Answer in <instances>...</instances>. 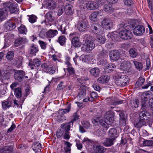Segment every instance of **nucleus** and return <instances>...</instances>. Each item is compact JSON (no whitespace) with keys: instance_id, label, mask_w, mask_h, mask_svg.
Wrapping results in <instances>:
<instances>
[{"instance_id":"obj_1","label":"nucleus","mask_w":153,"mask_h":153,"mask_svg":"<svg viewBox=\"0 0 153 153\" xmlns=\"http://www.w3.org/2000/svg\"><path fill=\"white\" fill-rule=\"evenodd\" d=\"M135 23L130 21L126 23H122V27L125 30H122L118 33L117 32L109 33L107 35L108 38H117L119 36L121 38H132L133 34L130 30L133 29L135 27Z\"/></svg>"},{"instance_id":"obj_2","label":"nucleus","mask_w":153,"mask_h":153,"mask_svg":"<svg viewBox=\"0 0 153 153\" xmlns=\"http://www.w3.org/2000/svg\"><path fill=\"white\" fill-rule=\"evenodd\" d=\"M3 6L7 11L8 10L11 13L16 14L18 11V4L15 2H6L3 4Z\"/></svg>"},{"instance_id":"obj_3","label":"nucleus","mask_w":153,"mask_h":153,"mask_svg":"<svg viewBox=\"0 0 153 153\" xmlns=\"http://www.w3.org/2000/svg\"><path fill=\"white\" fill-rule=\"evenodd\" d=\"M14 77L15 80L19 82L22 81L25 79H27L25 72L23 70H16L14 73Z\"/></svg>"},{"instance_id":"obj_4","label":"nucleus","mask_w":153,"mask_h":153,"mask_svg":"<svg viewBox=\"0 0 153 153\" xmlns=\"http://www.w3.org/2000/svg\"><path fill=\"white\" fill-rule=\"evenodd\" d=\"M129 78L126 75L121 76L119 79L115 81V83L119 86H124L127 85L129 82Z\"/></svg>"},{"instance_id":"obj_5","label":"nucleus","mask_w":153,"mask_h":153,"mask_svg":"<svg viewBox=\"0 0 153 153\" xmlns=\"http://www.w3.org/2000/svg\"><path fill=\"white\" fill-rule=\"evenodd\" d=\"M100 118L97 117H94L92 119V122L95 125H99L100 124L102 127L107 129L109 127L108 123L104 120L100 119Z\"/></svg>"},{"instance_id":"obj_6","label":"nucleus","mask_w":153,"mask_h":153,"mask_svg":"<svg viewBox=\"0 0 153 153\" xmlns=\"http://www.w3.org/2000/svg\"><path fill=\"white\" fill-rule=\"evenodd\" d=\"M85 39V43L83 44V46L82 48V49L86 51H91L93 50L95 47V45L94 42H92L91 39Z\"/></svg>"},{"instance_id":"obj_7","label":"nucleus","mask_w":153,"mask_h":153,"mask_svg":"<svg viewBox=\"0 0 153 153\" xmlns=\"http://www.w3.org/2000/svg\"><path fill=\"white\" fill-rule=\"evenodd\" d=\"M88 25V21L87 19H84L79 21L76 25L78 30L80 31H84L86 30Z\"/></svg>"},{"instance_id":"obj_8","label":"nucleus","mask_w":153,"mask_h":153,"mask_svg":"<svg viewBox=\"0 0 153 153\" xmlns=\"http://www.w3.org/2000/svg\"><path fill=\"white\" fill-rule=\"evenodd\" d=\"M46 19L43 22H41L42 24L44 22L47 25L51 26L55 24V17L52 16L51 13V12H48L45 16Z\"/></svg>"},{"instance_id":"obj_9","label":"nucleus","mask_w":153,"mask_h":153,"mask_svg":"<svg viewBox=\"0 0 153 153\" xmlns=\"http://www.w3.org/2000/svg\"><path fill=\"white\" fill-rule=\"evenodd\" d=\"M102 27L106 30H110L113 27L111 20L108 18H104L102 22Z\"/></svg>"},{"instance_id":"obj_10","label":"nucleus","mask_w":153,"mask_h":153,"mask_svg":"<svg viewBox=\"0 0 153 153\" xmlns=\"http://www.w3.org/2000/svg\"><path fill=\"white\" fill-rule=\"evenodd\" d=\"M91 28L92 30L95 33H103V28L102 25L97 23L92 24Z\"/></svg>"},{"instance_id":"obj_11","label":"nucleus","mask_w":153,"mask_h":153,"mask_svg":"<svg viewBox=\"0 0 153 153\" xmlns=\"http://www.w3.org/2000/svg\"><path fill=\"white\" fill-rule=\"evenodd\" d=\"M117 112L119 113L120 117L119 119V125L121 126H125L126 125V116L124 112L120 110H116Z\"/></svg>"},{"instance_id":"obj_12","label":"nucleus","mask_w":153,"mask_h":153,"mask_svg":"<svg viewBox=\"0 0 153 153\" xmlns=\"http://www.w3.org/2000/svg\"><path fill=\"white\" fill-rule=\"evenodd\" d=\"M145 28L141 25H137L134 29V35L140 36L142 34L145 32Z\"/></svg>"},{"instance_id":"obj_13","label":"nucleus","mask_w":153,"mask_h":153,"mask_svg":"<svg viewBox=\"0 0 153 153\" xmlns=\"http://www.w3.org/2000/svg\"><path fill=\"white\" fill-rule=\"evenodd\" d=\"M120 53L117 50H113L109 53V56L111 59L113 60H117L120 57Z\"/></svg>"},{"instance_id":"obj_14","label":"nucleus","mask_w":153,"mask_h":153,"mask_svg":"<svg viewBox=\"0 0 153 153\" xmlns=\"http://www.w3.org/2000/svg\"><path fill=\"white\" fill-rule=\"evenodd\" d=\"M87 87L85 86H82L80 88V91L77 97L79 100L83 99L86 94V88Z\"/></svg>"},{"instance_id":"obj_15","label":"nucleus","mask_w":153,"mask_h":153,"mask_svg":"<svg viewBox=\"0 0 153 153\" xmlns=\"http://www.w3.org/2000/svg\"><path fill=\"white\" fill-rule=\"evenodd\" d=\"M104 119L105 120H104L106 121L108 124L109 123L110 124L112 123L114 121V118L113 117V114L110 111L106 112L104 116Z\"/></svg>"},{"instance_id":"obj_16","label":"nucleus","mask_w":153,"mask_h":153,"mask_svg":"<svg viewBox=\"0 0 153 153\" xmlns=\"http://www.w3.org/2000/svg\"><path fill=\"white\" fill-rule=\"evenodd\" d=\"M4 28L7 30L11 31L14 29L16 27L15 23L10 20L6 22L4 24Z\"/></svg>"},{"instance_id":"obj_17","label":"nucleus","mask_w":153,"mask_h":153,"mask_svg":"<svg viewBox=\"0 0 153 153\" xmlns=\"http://www.w3.org/2000/svg\"><path fill=\"white\" fill-rule=\"evenodd\" d=\"M120 69L123 71H129L131 67V63L128 61H123L120 65Z\"/></svg>"},{"instance_id":"obj_18","label":"nucleus","mask_w":153,"mask_h":153,"mask_svg":"<svg viewBox=\"0 0 153 153\" xmlns=\"http://www.w3.org/2000/svg\"><path fill=\"white\" fill-rule=\"evenodd\" d=\"M41 61L38 59H35L30 61L29 63V66L31 69H34V66L36 67H39L40 65Z\"/></svg>"},{"instance_id":"obj_19","label":"nucleus","mask_w":153,"mask_h":153,"mask_svg":"<svg viewBox=\"0 0 153 153\" xmlns=\"http://www.w3.org/2000/svg\"><path fill=\"white\" fill-rule=\"evenodd\" d=\"M86 3L88 10H94L98 8L99 7L97 3L94 1H89Z\"/></svg>"},{"instance_id":"obj_20","label":"nucleus","mask_w":153,"mask_h":153,"mask_svg":"<svg viewBox=\"0 0 153 153\" xmlns=\"http://www.w3.org/2000/svg\"><path fill=\"white\" fill-rule=\"evenodd\" d=\"M139 116L140 119L145 120H147L150 117L149 113L145 110L140 111Z\"/></svg>"},{"instance_id":"obj_21","label":"nucleus","mask_w":153,"mask_h":153,"mask_svg":"<svg viewBox=\"0 0 153 153\" xmlns=\"http://www.w3.org/2000/svg\"><path fill=\"white\" fill-rule=\"evenodd\" d=\"M32 148L36 153H40L42 147L40 143L39 142H36L33 143Z\"/></svg>"},{"instance_id":"obj_22","label":"nucleus","mask_w":153,"mask_h":153,"mask_svg":"<svg viewBox=\"0 0 153 153\" xmlns=\"http://www.w3.org/2000/svg\"><path fill=\"white\" fill-rule=\"evenodd\" d=\"M72 6L69 4L65 5L64 7V10L66 14L68 15H72L73 14L74 10H72Z\"/></svg>"},{"instance_id":"obj_23","label":"nucleus","mask_w":153,"mask_h":153,"mask_svg":"<svg viewBox=\"0 0 153 153\" xmlns=\"http://www.w3.org/2000/svg\"><path fill=\"white\" fill-rule=\"evenodd\" d=\"M1 104L2 108L4 110H5L11 106L12 102L8 99L2 101Z\"/></svg>"},{"instance_id":"obj_24","label":"nucleus","mask_w":153,"mask_h":153,"mask_svg":"<svg viewBox=\"0 0 153 153\" xmlns=\"http://www.w3.org/2000/svg\"><path fill=\"white\" fill-rule=\"evenodd\" d=\"M116 68V66L114 64H108L105 66L104 70L106 72L109 73L114 71Z\"/></svg>"},{"instance_id":"obj_25","label":"nucleus","mask_w":153,"mask_h":153,"mask_svg":"<svg viewBox=\"0 0 153 153\" xmlns=\"http://www.w3.org/2000/svg\"><path fill=\"white\" fill-rule=\"evenodd\" d=\"M91 74L93 76L96 77H98L100 74V70L98 68H91L89 71Z\"/></svg>"},{"instance_id":"obj_26","label":"nucleus","mask_w":153,"mask_h":153,"mask_svg":"<svg viewBox=\"0 0 153 153\" xmlns=\"http://www.w3.org/2000/svg\"><path fill=\"white\" fill-rule=\"evenodd\" d=\"M101 11H96L93 12L90 16L89 18L91 20L93 21H96L97 20V16L98 15H101Z\"/></svg>"},{"instance_id":"obj_27","label":"nucleus","mask_w":153,"mask_h":153,"mask_svg":"<svg viewBox=\"0 0 153 153\" xmlns=\"http://www.w3.org/2000/svg\"><path fill=\"white\" fill-rule=\"evenodd\" d=\"M115 140V137L112 138H107L103 142V145L106 146H109L112 145Z\"/></svg>"},{"instance_id":"obj_28","label":"nucleus","mask_w":153,"mask_h":153,"mask_svg":"<svg viewBox=\"0 0 153 153\" xmlns=\"http://www.w3.org/2000/svg\"><path fill=\"white\" fill-rule=\"evenodd\" d=\"M145 120H141L140 118L139 120L136 121L134 123V126L138 129H140L142 126L145 125Z\"/></svg>"},{"instance_id":"obj_29","label":"nucleus","mask_w":153,"mask_h":153,"mask_svg":"<svg viewBox=\"0 0 153 153\" xmlns=\"http://www.w3.org/2000/svg\"><path fill=\"white\" fill-rule=\"evenodd\" d=\"M7 13V11L4 7L0 9V20L2 21L3 19H5Z\"/></svg>"},{"instance_id":"obj_30","label":"nucleus","mask_w":153,"mask_h":153,"mask_svg":"<svg viewBox=\"0 0 153 153\" xmlns=\"http://www.w3.org/2000/svg\"><path fill=\"white\" fill-rule=\"evenodd\" d=\"M58 31L56 30L50 29L46 33V35L47 37L53 38L58 34Z\"/></svg>"},{"instance_id":"obj_31","label":"nucleus","mask_w":153,"mask_h":153,"mask_svg":"<svg viewBox=\"0 0 153 153\" xmlns=\"http://www.w3.org/2000/svg\"><path fill=\"white\" fill-rule=\"evenodd\" d=\"M12 147L11 146H7L0 149V153H12Z\"/></svg>"},{"instance_id":"obj_32","label":"nucleus","mask_w":153,"mask_h":153,"mask_svg":"<svg viewBox=\"0 0 153 153\" xmlns=\"http://www.w3.org/2000/svg\"><path fill=\"white\" fill-rule=\"evenodd\" d=\"M104 10L107 12L111 13L113 12L114 9L111 4H106L103 6Z\"/></svg>"},{"instance_id":"obj_33","label":"nucleus","mask_w":153,"mask_h":153,"mask_svg":"<svg viewBox=\"0 0 153 153\" xmlns=\"http://www.w3.org/2000/svg\"><path fill=\"white\" fill-rule=\"evenodd\" d=\"M109 79V76L107 75H103L99 78L97 80L98 82L100 83H104L107 82Z\"/></svg>"},{"instance_id":"obj_34","label":"nucleus","mask_w":153,"mask_h":153,"mask_svg":"<svg viewBox=\"0 0 153 153\" xmlns=\"http://www.w3.org/2000/svg\"><path fill=\"white\" fill-rule=\"evenodd\" d=\"M39 51L38 46L36 45H33L31 46L29 53L30 54L33 56H35L36 53L38 52Z\"/></svg>"},{"instance_id":"obj_35","label":"nucleus","mask_w":153,"mask_h":153,"mask_svg":"<svg viewBox=\"0 0 153 153\" xmlns=\"http://www.w3.org/2000/svg\"><path fill=\"white\" fill-rule=\"evenodd\" d=\"M71 123L70 122L68 123H63L62 124L61 128L62 129L64 130L65 131H66V133L69 132L71 127Z\"/></svg>"},{"instance_id":"obj_36","label":"nucleus","mask_w":153,"mask_h":153,"mask_svg":"<svg viewBox=\"0 0 153 153\" xmlns=\"http://www.w3.org/2000/svg\"><path fill=\"white\" fill-rule=\"evenodd\" d=\"M149 98V94L147 92L144 93L141 97L142 103H146Z\"/></svg>"},{"instance_id":"obj_37","label":"nucleus","mask_w":153,"mask_h":153,"mask_svg":"<svg viewBox=\"0 0 153 153\" xmlns=\"http://www.w3.org/2000/svg\"><path fill=\"white\" fill-rule=\"evenodd\" d=\"M136 68L138 71H140L143 69V65L141 62L135 60H132Z\"/></svg>"},{"instance_id":"obj_38","label":"nucleus","mask_w":153,"mask_h":153,"mask_svg":"<svg viewBox=\"0 0 153 153\" xmlns=\"http://www.w3.org/2000/svg\"><path fill=\"white\" fill-rule=\"evenodd\" d=\"M94 151L95 153H104L106 149L101 146H97Z\"/></svg>"},{"instance_id":"obj_39","label":"nucleus","mask_w":153,"mask_h":153,"mask_svg":"<svg viewBox=\"0 0 153 153\" xmlns=\"http://www.w3.org/2000/svg\"><path fill=\"white\" fill-rule=\"evenodd\" d=\"M128 52L130 56L133 58L136 57L138 54L137 50L135 48H130Z\"/></svg>"},{"instance_id":"obj_40","label":"nucleus","mask_w":153,"mask_h":153,"mask_svg":"<svg viewBox=\"0 0 153 153\" xmlns=\"http://www.w3.org/2000/svg\"><path fill=\"white\" fill-rule=\"evenodd\" d=\"M14 95L18 99L21 98L22 95V92L21 90V88H17L14 89Z\"/></svg>"},{"instance_id":"obj_41","label":"nucleus","mask_w":153,"mask_h":153,"mask_svg":"<svg viewBox=\"0 0 153 153\" xmlns=\"http://www.w3.org/2000/svg\"><path fill=\"white\" fill-rule=\"evenodd\" d=\"M64 142L65 145L66 146V147L64 148L65 152V153H68L69 152V153H71V147L72 145V144L71 143L69 142L66 141H64Z\"/></svg>"},{"instance_id":"obj_42","label":"nucleus","mask_w":153,"mask_h":153,"mask_svg":"<svg viewBox=\"0 0 153 153\" xmlns=\"http://www.w3.org/2000/svg\"><path fill=\"white\" fill-rule=\"evenodd\" d=\"M139 100L138 99L134 100L131 101L130 102V106L133 108H136L138 107Z\"/></svg>"},{"instance_id":"obj_43","label":"nucleus","mask_w":153,"mask_h":153,"mask_svg":"<svg viewBox=\"0 0 153 153\" xmlns=\"http://www.w3.org/2000/svg\"><path fill=\"white\" fill-rule=\"evenodd\" d=\"M71 42L73 45L75 47H80L82 44L79 39H72Z\"/></svg>"},{"instance_id":"obj_44","label":"nucleus","mask_w":153,"mask_h":153,"mask_svg":"<svg viewBox=\"0 0 153 153\" xmlns=\"http://www.w3.org/2000/svg\"><path fill=\"white\" fill-rule=\"evenodd\" d=\"M145 81V79L142 76H140L136 82L135 86L137 87H139L142 85Z\"/></svg>"},{"instance_id":"obj_45","label":"nucleus","mask_w":153,"mask_h":153,"mask_svg":"<svg viewBox=\"0 0 153 153\" xmlns=\"http://www.w3.org/2000/svg\"><path fill=\"white\" fill-rule=\"evenodd\" d=\"M19 32L22 34H26V32H27V29L25 26L23 25H21L18 29Z\"/></svg>"},{"instance_id":"obj_46","label":"nucleus","mask_w":153,"mask_h":153,"mask_svg":"<svg viewBox=\"0 0 153 153\" xmlns=\"http://www.w3.org/2000/svg\"><path fill=\"white\" fill-rule=\"evenodd\" d=\"M14 56V52L13 51H10L7 52L6 57L8 61H11L13 59Z\"/></svg>"},{"instance_id":"obj_47","label":"nucleus","mask_w":153,"mask_h":153,"mask_svg":"<svg viewBox=\"0 0 153 153\" xmlns=\"http://www.w3.org/2000/svg\"><path fill=\"white\" fill-rule=\"evenodd\" d=\"M108 132L110 137L116 138V136L117 135V131L116 128H111Z\"/></svg>"},{"instance_id":"obj_48","label":"nucleus","mask_w":153,"mask_h":153,"mask_svg":"<svg viewBox=\"0 0 153 153\" xmlns=\"http://www.w3.org/2000/svg\"><path fill=\"white\" fill-rule=\"evenodd\" d=\"M143 144L144 146H153V141L144 139Z\"/></svg>"},{"instance_id":"obj_49","label":"nucleus","mask_w":153,"mask_h":153,"mask_svg":"<svg viewBox=\"0 0 153 153\" xmlns=\"http://www.w3.org/2000/svg\"><path fill=\"white\" fill-rule=\"evenodd\" d=\"M71 105H68L67 108L61 110L60 111V113L61 114V115H64L66 113L69 112L71 110Z\"/></svg>"},{"instance_id":"obj_50","label":"nucleus","mask_w":153,"mask_h":153,"mask_svg":"<svg viewBox=\"0 0 153 153\" xmlns=\"http://www.w3.org/2000/svg\"><path fill=\"white\" fill-rule=\"evenodd\" d=\"M29 16V21L31 23H33L36 22L37 17L33 15H28Z\"/></svg>"},{"instance_id":"obj_51","label":"nucleus","mask_w":153,"mask_h":153,"mask_svg":"<svg viewBox=\"0 0 153 153\" xmlns=\"http://www.w3.org/2000/svg\"><path fill=\"white\" fill-rule=\"evenodd\" d=\"M125 1L124 4L125 5L129 7H132L134 3L132 0H124Z\"/></svg>"},{"instance_id":"obj_52","label":"nucleus","mask_w":153,"mask_h":153,"mask_svg":"<svg viewBox=\"0 0 153 153\" xmlns=\"http://www.w3.org/2000/svg\"><path fill=\"white\" fill-rule=\"evenodd\" d=\"M90 101L91 102L93 101L94 99L98 97V94L97 93L95 92H92L90 94Z\"/></svg>"},{"instance_id":"obj_53","label":"nucleus","mask_w":153,"mask_h":153,"mask_svg":"<svg viewBox=\"0 0 153 153\" xmlns=\"http://www.w3.org/2000/svg\"><path fill=\"white\" fill-rule=\"evenodd\" d=\"M67 69L70 75H74L75 74V71L72 67L71 66L68 67Z\"/></svg>"},{"instance_id":"obj_54","label":"nucleus","mask_w":153,"mask_h":153,"mask_svg":"<svg viewBox=\"0 0 153 153\" xmlns=\"http://www.w3.org/2000/svg\"><path fill=\"white\" fill-rule=\"evenodd\" d=\"M147 2L148 7L150 9L151 12H153V0H147Z\"/></svg>"},{"instance_id":"obj_55","label":"nucleus","mask_w":153,"mask_h":153,"mask_svg":"<svg viewBox=\"0 0 153 153\" xmlns=\"http://www.w3.org/2000/svg\"><path fill=\"white\" fill-rule=\"evenodd\" d=\"M79 116L76 113L74 114L73 116V119L70 121L72 123V125L73 124V122L79 119Z\"/></svg>"},{"instance_id":"obj_56","label":"nucleus","mask_w":153,"mask_h":153,"mask_svg":"<svg viewBox=\"0 0 153 153\" xmlns=\"http://www.w3.org/2000/svg\"><path fill=\"white\" fill-rule=\"evenodd\" d=\"M39 43L42 49L45 50L46 48L47 44L45 42L41 40H39Z\"/></svg>"},{"instance_id":"obj_57","label":"nucleus","mask_w":153,"mask_h":153,"mask_svg":"<svg viewBox=\"0 0 153 153\" xmlns=\"http://www.w3.org/2000/svg\"><path fill=\"white\" fill-rule=\"evenodd\" d=\"M82 124L84 128L86 129L89 128L90 126V124L89 122L86 121H83L82 122Z\"/></svg>"},{"instance_id":"obj_58","label":"nucleus","mask_w":153,"mask_h":153,"mask_svg":"<svg viewBox=\"0 0 153 153\" xmlns=\"http://www.w3.org/2000/svg\"><path fill=\"white\" fill-rule=\"evenodd\" d=\"M79 7L81 10H84L86 11L88 10L87 6V3H83L82 4H81L79 5Z\"/></svg>"},{"instance_id":"obj_59","label":"nucleus","mask_w":153,"mask_h":153,"mask_svg":"<svg viewBox=\"0 0 153 153\" xmlns=\"http://www.w3.org/2000/svg\"><path fill=\"white\" fill-rule=\"evenodd\" d=\"M22 39H16L14 42V45L16 47L18 46L22 42Z\"/></svg>"},{"instance_id":"obj_60","label":"nucleus","mask_w":153,"mask_h":153,"mask_svg":"<svg viewBox=\"0 0 153 153\" xmlns=\"http://www.w3.org/2000/svg\"><path fill=\"white\" fill-rule=\"evenodd\" d=\"M10 74V73L7 70H5L2 72L1 77L3 78H5L6 76H8Z\"/></svg>"},{"instance_id":"obj_61","label":"nucleus","mask_w":153,"mask_h":153,"mask_svg":"<svg viewBox=\"0 0 153 153\" xmlns=\"http://www.w3.org/2000/svg\"><path fill=\"white\" fill-rule=\"evenodd\" d=\"M120 75L121 74L120 72H118L117 71H114L113 75V78L115 79V80H117L118 79H119L121 76Z\"/></svg>"},{"instance_id":"obj_62","label":"nucleus","mask_w":153,"mask_h":153,"mask_svg":"<svg viewBox=\"0 0 153 153\" xmlns=\"http://www.w3.org/2000/svg\"><path fill=\"white\" fill-rule=\"evenodd\" d=\"M66 119V117L65 116L59 115L57 117V121L60 123L62 122L63 121L65 120Z\"/></svg>"},{"instance_id":"obj_63","label":"nucleus","mask_w":153,"mask_h":153,"mask_svg":"<svg viewBox=\"0 0 153 153\" xmlns=\"http://www.w3.org/2000/svg\"><path fill=\"white\" fill-rule=\"evenodd\" d=\"M151 67L150 60L149 58H147L146 59V67L145 70H148Z\"/></svg>"},{"instance_id":"obj_64","label":"nucleus","mask_w":153,"mask_h":153,"mask_svg":"<svg viewBox=\"0 0 153 153\" xmlns=\"http://www.w3.org/2000/svg\"><path fill=\"white\" fill-rule=\"evenodd\" d=\"M4 45V48H6L9 46L11 43V41L9 39H5Z\"/></svg>"}]
</instances>
